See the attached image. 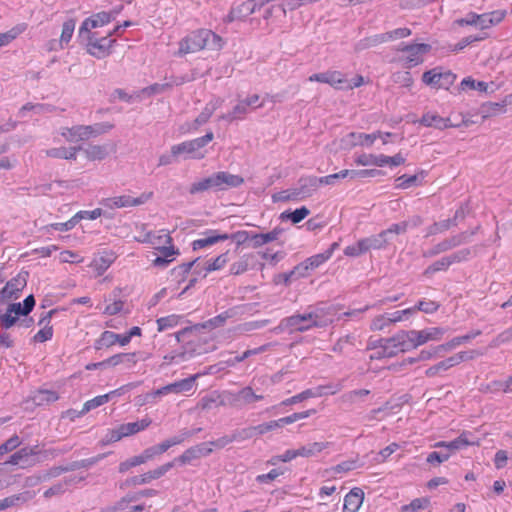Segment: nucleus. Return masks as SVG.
<instances>
[{"instance_id":"864d4df0","label":"nucleus","mask_w":512,"mask_h":512,"mask_svg":"<svg viewBox=\"0 0 512 512\" xmlns=\"http://www.w3.org/2000/svg\"><path fill=\"white\" fill-rule=\"evenodd\" d=\"M450 266V261L448 260V257L445 256L429 265L424 270L423 275L426 277H430L436 272L447 270Z\"/></svg>"},{"instance_id":"69168bd1","label":"nucleus","mask_w":512,"mask_h":512,"mask_svg":"<svg viewBox=\"0 0 512 512\" xmlns=\"http://www.w3.org/2000/svg\"><path fill=\"white\" fill-rule=\"evenodd\" d=\"M347 83L348 80L345 78L343 73L340 71H329V85L337 89H342Z\"/></svg>"},{"instance_id":"2f4dec72","label":"nucleus","mask_w":512,"mask_h":512,"mask_svg":"<svg viewBox=\"0 0 512 512\" xmlns=\"http://www.w3.org/2000/svg\"><path fill=\"white\" fill-rule=\"evenodd\" d=\"M369 394L370 390L368 389L352 390L342 394L340 400L344 405L351 407L352 405L363 401V399Z\"/></svg>"},{"instance_id":"0e129e2a","label":"nucleus","mask_w":512,"mask_h":512,"mask_svg":"<svg viewBox=\"0 0 512 512\" xmlns=\"http://www.w3.org/2000/svg\"><path fill=\"white\" fill-rule=\"evenodd\" d=\"M484 354L481 350H470V351H462L455 355H453V359L456 363V365L460 364L464 361L473 360L476 357L482 356Z\"/></svg>"},{"instance_id":"dca6fc26","label":"nucleus","mask_w":512,"mask_h":512,"mask_svg":"<svg viewBox=\"0 0 512 512\" xmlns=\"http://www.w3.org/2000/svg\"><path fill=\"white\" fill-rule=\"evenodd\" d=\"M117 255L111 250H105L98 253L89 264V267L95 272L96 276L103 275L109 267L115 262Z\"/></svg>"},{"instance_id":"7ed1b4c3","label":"nucleus","mask_w":512,"mask_h":512,"mask_svg":"<svg viewBox=\"0 0 512 512\" xmlns=\"http://www.w3.org/2000/svg\"><path fill=\"white\" fill-rule=\"evenodd\" d=\"M213 138V133L207 132L202 137L171 146V154L174 158L202 159L206 155V145L210 143Z\"/></svg>"},{"instance_id":"79ce46f5","label":"nucleus","mask_w":512,"mask_h":512,"mask_svg":"<svg viewBox=\"0 0 512 512\" xmlns=\"http://www.w3.org/2000/svg\"><path fill=\"white\" fill-rule=\"evenodd\" d=\"M329 446L328 442H314L306 446H302L298 451V455L301 457H311L326 449Z\"/></svg>"},{"instance_id":"e433bc0d","label":"nucleus","mask_w":512,"mask_h":512,"mask_svg":"<svg viewBox=\"0 0 512 512\" xmlns=\"http://www.w3.org/2000/svg\"><path fill=\"white\" fill-rule=\"evenodd\" d=\"M467 243V235L465 233H458L456 235H453L449 238L443 239L440 244V249H442V252H447L453 248H456L460 245Z\"/></svg>"},{"instance_id":"b1692460","label":"nucleus","mask_w":512,"mask_h":512,"mask_svg":"<svg viewBox=\"0 0 512 512\" xmlns=\"http://www.w3.org/2000/svg\"><path fill=\"white\" fill-rule=\"evenodd\" d=\"M224 182V173L219 172L218 174L202 179L196 183H193L190 187V193L196 194L209 190L213 187L219 186Z\"/></svg>"},{"instance_id":"4d7b16f0","label":"nucleus","mask_w":512,"mask_h":512,"mask_svg":"<svg viewBox=\"0 0 512 512\" xmlns=\"http://www.w3.org/2000/svg\"><path fill=\"white\" fill-rule=\"evenodd\" d=\"M462 90L472 89L480 92H486L488 84L484 81H475L471 77L464 78L460 84Z\"/></svg>"},{"instance_id":"49530a36","label":"nucleus","mask_w":512,"mask_h":512,"mask_svg":"<svg viewBox=\"0 0 512 512\" xmlns=\"http://www.w3.org/2000/svg\"><path fill=\"white\" fill-rule=\"evenodd\" d=\"M384 42H386L384 33L376 34V35H372V36H369V37H366V38L360 40L356 44L355 49L357 51H361V50L369 49L371 47H375Z\"/></svg>"},{"instance_id":"f8f14e48","label":"nucleus","mask_w":512,"mask_h":512,"mask_svg":"<svg viewBox=\"0 0 512 512\" xmlns=\"http://www.w3.org/2000/svg\"><path fill=\"white\" fill-rule=\"evenodd\" d=\"M316 318L318 316L314 313L297 314L283 319L280 326L294 328L297 331L303 332L313 326H319Z\"/></svg>"},{"instance_id":"4468645a","label":"nucleus","mask_w":512,"mask_h":512,"mask_svg":"<svg viewBox=\"0 0 512 512\" xmlns=\"http://www.w3.org/2000/svg\"><path fill=\"white\" fill-rule=\"evenodd\" d=\"M174 467V461L167 462L161 466H158L157 468L153 470H149L143 474L134 476L127 480V483L130 485H145L149 484L154 480H157L164 476L170 469Z\"/></svg>"},{"instance_id":"6ab92c4d","label":"nucleus","mask_w":512,"mask_h":512,"mask_svg":"<svg viewBox=\"0 0 512 512\" xmlns=\"http://www.w3.org/2000/svg\"><path fill=\"white\" fill-rule=\"evenodd\" d=\"M156 250L160 252V256H157L152 261V266L157 268H166L172 263L179 255V250L174 245L169 246H156Z\"/></svg>"},{"instance_id":"f257e3e1","label":"nucleus","mask_w":512,"mask_h":512,"mask_svg":"<svg viewBox=\"0 0 512 512\" xmlns=\"http://www.w3.org/2000/svg\"><path fill=\"white\" fill-rule=\"evenodd\" d=\"M121 28L122 26H115L103 36H101L100 33L80 35L86 40L87 53L97 59L108 57L116 44V39L112 38V36L119 35Z\"/></svg>"},{"instance_id":"aec40b11","label":"nucleus","mask_w":512,"mask_h":512,"mask_svg":"<svg viewBox=\"0 0 512 512\" xmlns=\"http://www.w3.org/2000/svg\"><path fill=\"white\" fill-rule=\"evenodd\" d=\"M136 240L140 243L151 244L155 249L156 246L174 245L170 232L165 229L159 230L157 233L147 232L143 238H138Z\"/></svg>"},{"instance_id":"72a5a7b5","label":"nucleus","mask_w":512,"mask_h":512,"mask_svg":"<svg viewBox=\"0 0 512 512\" xmlns=\"http://www.w3.org/2000/svg\"><path fill=\"white\" fill-rule=\"evenodd\" d=\"M361 240H362L364 246L366 247L365 248L366 252L369 251L370 249H382V248L386 247L389 242L384 231H382L381 233H379L377 235H373L371 237L364 238Z\"/></svg>"},{"instance_id":"09e8293b","label":"nucleus","mask_w":512,"mask_h":512,"mask_svg":"<svg viewBox=\"0 0 512 512\" xmlns=\"http://www.w3.org/2000/svg\"><path fill=\"white\" fill-rule=\"evenodd\" d=\"M476 254L475 248H463L460 250H457L453 252L452 254L448 255V260L450 261V265L466 262L468 261L473 255Z\"/></svg>"},{"instance_id":"a211bd4d","label":"nucleus","mask_w":512,"mask_h":512,"mask_svg":"<svg viewBox=\"0 0 512 512\" xmlns=\"http://www.w3.org/2000/svg\"><path fill=\"white\" fill-rule=\"evenodd\" d=\"M385 343L394 350L395 356L399 352H406L412 349L411 339L408 331H400L392 337L385 338Z\"/></svg>"},{"instance_id":"4be33fe9","label":"nucleus","mask_w":512,"mask_h":512,"mask_svg":"<svg viewBox=\"0 0 512 512\" xmlns=\"http://www.w3.org/2000/svg\"><path fill=\"white\" fill-rule=\"evenodd\" d=\"M256 9V4L253 0H248L239 4L236 7H232L229 15L226 17V22H232L234 20H243L244 18L251 15Z\"/></svg>"},{"instance_id":"f03ea898","label":"nucleus","mask_w":512,"mask_h":512,"mask_svg":"<svg viewBox=\"0 0 512 512\" xmlns=\"http://www.w3.org/2000/svg\"><path fill=\"white\" fill-rule=\"evenodd\" d=\"M220 40L221 39L211 30L199 29L190 33L180 41L178 54L185 55L196 53L212 45H219Z\"/></svg>"},{"instance_id":"58836bf2","label":"nucleus","mask_w":512,"mask_h":512,"mask_svg":"<svg viewBox=\"0 0 512 512\" xmlns=\"http://www.w3.org/2000/svg\"><path fill=\"white\" fill-rule=\"evenodd\" d=\"M199 377V374L192 375L188 378L182 379L180 381L169 384L171 393H182L188 392L192 390L194 387L196 379Z\"/></svg>"},{"instance_id":"ddd939ff","label":"nucleus","mask_w":512,"mask_h":512,"mask_svg":"<svg viewBox=\"0 0 512 512\" xmlns=\"http://www.w3.org/2000/svg\"><path fill=\"white\" fill-rule=\"evenodd\" d=\"M213 443H200L198 445H195L187 450H185L179 457L175 458L174 465L176 463H180L182 465L190 464L194 460H197L201 457H205L209 455L213 451Z\"/></svg>"},{"instance_id":"0eeeda50","label":"nucleus","mask_w":512,"mask_h":512,"mask_svg":"<svg viewBox=\"0 0 512 512\" xmlns=\"http://www.w3.org/2000/svg\"><path fill=\"white\" fill-rule=\"evenodd\" d=\"M319 177L306 176L301 177L297 186L286 190L284 193H288L286 198H292V200H302L312 196L317 189L320 187Z\"/></svg>"},{"instance_id":"393cba45","label":"nucleus","mask_w":512,"mask_h":512,"mask_svg":"<svg viewBox=\"0 0 512 512\" xmlns=\"http://www.w3.org/2000/svg\"><path fill=\"white\" fill-rule=\"evenodd\" d=\"M364 500V492L361 488H353L344 499L343 512H357Z\"/></svg>"},{"instance_id":"774afa93","label":"nucleus","mask_w":512,"mask_h":512,"mask_svg":"<svg viewBox=\"0 0 512 512\" xmlns=\"http://www.w3.org/2000/svg\"><path fill=\"white\" fill-rule=\"evenodd\" d=\"M420 123L426 127H434L441 130L442 117L436 114H424Z\"/></svg>"},{"instance_id":"412c9836","label":"nucleus","mask_w":512,"mask_h":512,"mask_svg":"<svg viewBox=\"0 0 512 512\" xmlns=\"http://www.w3.org/2000/svg\"><path fill=\"white\" fill-rule=\"evenodd\" d=\"M56 312L52 309L46 312L39 320V325L43 327L33 336V341L36 343H43L53 337V326L51 325L52 315Z\"/></svg>"},{"instance_id":"4c0bfd02","label":"nucleus","mask_w":512,"mask_h":512,"mask_svg":"<svg viewBox=\"0 0 512 512\" xmlns=\"http://www.w3.org/2000/svg\"><path fill=\"white\" fill-rule=\"evenodd\" d=\"M59 399V395L57 392L48 389H40L38 390L32 400L37 405H45L49 403L56 402Z\"/></svg>"},{"instance_id":"c85d7f7f","label":"nucleus","mask_w":512,"mask_h":512,"mask_svg":"<svg viewBox=\"0 0 512 512\" xmlns=\"http://www.w3.org/2000/svg\"><path fill=\"white\" fill-rule=\"evenodd\" d=\"M84 154L89 161H102L108 154L107 145L90 144L84 149Z\"/></svg>"},{"instance_id":"2eb2a0df","label":"nucleus","mask_w":512,"mask_h":512,"mask_svg":"<svg viewBox=\"0 0 512 512\" xmlns=\"http://www.w3.org/2000/svg\"><path fill=\"white\" fill-rule=\"evenodd\" d=\"M148 198L149 196L144 194L137 198L131 197L130 195H120L103 199L101 204L109 209H119L141 205L146 202Z\"/></svg>"},{"instance_id":"de8ad7c7","label":"nucleus","mask_w":512,"mask_h":512,"mask_svg":"<svg viewBox=\"0 0 512 512\" xmlns=\"http://www.w3.org/2000/svg\"><path fill=\"white\" fill-rule=\"evenodd\" d=\"M505 111V104L497 102H485L480 107V113L483 119H487L498 113Z\"/></svg>"},{"instance_id":"5fc2aeb1","label":"nucleus","mask_w":512,"mask_h":512,"mask_svg":"<svg viewBox=\"0 0 512 512\" xmlns=\"http://www.w3.org/2000/svg\"><path fill=\"white\" fill-rule=\"evenodd\" d=\"M248 112H250L248 104H245L244 101H240L230 113L226 114V121L232 122L242 119Z\"/></svg>"},{"instance_id":"8fccbe9b","label":"nucleus","mask_w":512,"mask_h":512,"mask_svg":"<svg viewBox=\"0 0 512 512\" xmlns=\"http://www.w3.org/2000/svg\"><path fill=\"white\" fill-rule=\"evenodd\" d=\"M117 333L109 330L103 331L95 342L96 349L110 348L116 345Z\"/></svg>"},{"instance_id":"bb28decb","label":"nucleus","mask_w":512,"mask_h":512,"mask_svg":"<svg viewBox=\"0 0 512 512\" xmlns=\"http://www.w3.org/2000/svg\"><path fill=\"white\" fill-rule=\"evenodd\" d=\"M152 423V420L149 417H145L136 422L124 423L119 425L124 436L129 437L135 435L141 431L147 429Z\"/></svg>"},{"instance_id":"680f3d73","label":"nucleus","mask_w":512,"mask_h":512,"mask_svg":"<svg viewBox=\"0 0 512 512\" xmlns=\"http://www.w3.org/2000/svg\"><path fill=\"white\" fill-rule=\"evenodd\" d=\"M451 227H453V223L450 222L449 219L440 222H434L431 226L428 227L426 237L436 235L438 233H443L449 230Z\"/></svg>"},{"instance_id":"603ef678","label":"nucleus","mask_w":512,"mask_h":512,"mask_svg":"<svg viewBox=\"0 0 512 512\" xmlns=\"http://www.w3.org/2000/svg\"><path fill=\"white\" fill-rule=\"evenodd\" d=\"M309 213H310V210L307 207L302 206L301 208H298V209L294 210L293 212L285 211V212L281 213L280 218L282 220L290 219L292 221V223L297 224V223L301 222L306 216H308Z\"/></svg>"},{"instance_id":"c756f323","label":"nucleus","mask_w":512,"mask_h":512,"mask_svg":"<svg viewBox=\"0 0 512 512\" xmlns=\"http://www.w3.org/2000/svg\"><path fill=\"white\" fill-rule=\"evenodd\" d=\"M223 322H224V318L222 317V315H218L215 318L210 319V320H208L206 322L195 324V325H193L191 327H187L185 329H182V330L177 332L176 336L179 339L181 336H183L188 331H199L201 329H209V330H211V329H214L216 327H220L223 324Z\"/></svg>"},{"instance_id":"052dcab7","label":"nucleus","mask_w":512,"mask_h":512,"mask_svg":"<svg viewBox=\"0 0 512 512\" xmlns=\"http://www.w3.org/2000/svg\"><path fill=\"white\" fill-rule=\"evenodd\" d=\"M322 393L321 392H318V393H315L313 392L311 389H307L291 398H288L286 400H284L281 404L284 405V406H289V405H292V404H296L298 402H301L305 399H308V398H311V397H315V396H321Z\"/></svg>"},{"instance_id":"ea45409f","label":"nucleus","mask_w":512,"mask_h":512,"mask_svg":"<svg viewBox=\"0 0 512 512\" xmlns=\"http://www.w3.org/2000/svg\"><path fill=\"white\" fill-rule=\"evenodd\" d=\"M76 21L74 19H68L63 23L62 32L60 35L59 45L60 48H65L72 39Z\"/></svg>"},{"instance_id":"20e7f679","label":"nucleus","mask_w":512,"mask_h":512,"mask_svg":"<svg viewBox=\"0 0 512 512\" xmlns=\"http://www.w3.org/2000/svg\"><path fill=\"white\" fill-rule=\"evenodd\" d=\"M113 128L110 123H98L95 125H76L72 127H64L61 129V136L67 142H79L88 140L91 137L101 135Z\"/></svg>"},{"instance_id":"a878e982","label":"nucleus","mask_w":512,"mask_h":512,"mask_svg":"<svg viewBox=\"0 0 512 512\" xmlns=\"http://www.w3.org/2000/svg\"><path fill=\"white\" fill-rule=\"evenodd\" d=\"M224 239V234L215 230H208L201 234V237L192 242L194 250H200L214 245Z\"/></svg>"},{"instance_id":"c9c22d12","label":"nucleus","mask_w":512,"mask_h":512,"mask_svg":"<svg viewBox=\"0 0 512 512\" xmlns=\"http://www.w3.org/2000/svg\"><path fill=\"white\" fill-rule=\"evenodd\" d=\"M183 320L181 315L171 314L165 317H160L156 320L157 331L163 332L178 326Z\"/></svg>"},{"instance_id":"37998d69","label":"nucleus","mask_w":512,"mask_h":512,"mask_svg":"<svg viewBox=\"0 0 512 512\" xmlns=\"http://www.w3.org/2000/svg\"><path fill=\"white\" fill-rule=\"evenodd\" d=\"M421 176L422 178H419L418 175H402V176H399L397 179H396V188L398 189H406V188H409V187H412V186H419L422 184V180H423V176H424V171H421Z\"/></svg>"},{"instance_id":"f704fd0d","label":"nucleus","mask_w":512,"mask_h":512,"mask_svg":"<svg viewBox=\"0 0 512 512\" xmlns=\"http://www.w3.org/2000/svg\"><path fill=\"white\" fill-rule=\"evenodd\" d=\"M27 29L26 23H20L9 31L0 33V47L7 46Z\"/></svg>"},{"instance_id":"a19ab883","label":"nucleus","mask_w":512,"mask_h":512,"mask_svg":"<svg viewBox=\"0 0 512 512\" xmlns=\"http://www.w3.org/2000/svg\"><path fill=\"white\" fill-rule=\"evenodd\" d=\"M282 229L275 228L268 233L255 234L251 237V241L253 242L254 247H260L266 243L272 242L278 238Z\"/></svg>"},{"instance_id":"9d476101","label":"nucleus","mask_w":512,"mask_h":512,"mask_svg":"<svg viewBox=\"0 0 512 512\" xmlns=\"http://www.w3.org/2000/svg\"><path fill=\"white\" fill-rule=\"evenodd\" d=\"M399 52L407 53L405 61L406 68H412L423 62V55L431 50V45L426 43L421 44H401L397 49Z\"/></svg>"},{"instance_id":"9b49d317","label":"nucleus","mask_w":512,"mask_h":512,"mask_svg":"<svg viewBox=\"0 0 512 512\" xmlns=\"http://www.w3.org/2000/svg\"><path fill=\"white\" fill-rule=\"evenodd\" d=\"M263 399L262 395H257L253 392L251 387H244L238 392H227L226 400L229 405L235 408H242L247 404Z\"/></svg>"},{"instance_id":"bf43d9fd","label":"nucleus","mask_w":512,"mask_h":512,"mask_svg":"<svg viewBox=\"0 0 512 512\" xmlns=\"http://www.w3.org/2000/svg\"><path fill=\"white\" fill-rule=\"evenodd\" d=\"M470 441L467 439L466 433L463 432L459 437L454 439L453 441H450L447 443V449L446 452H450V455L454 453L457 450L462 449L463 447H466L470 445Z\"/></svg>"},{"instance_id":"e2e57ef3","label":"nucleus","mask_w":512,"mask_h":512,"mask_svg":"<svg viewBox=\"0 0 512 512\" xmlns=\"http://www.w3.org/2000/svg\"><path fill=\"white\" fill-rule=\"evenodd\" d=\"M73 482H75V479H66L63 483H57L53 485L44 492V497L50 498L55 495L63 494L66 490V487Z\"/></svg>"},{"instance_id":"13d9d810","label":"nucleus","mask_w":512,"mask_h":512,"mask_svg":"<svg viewBox=\"0 0 512 512\" xmlns=\"http://www.w3.org/2000/svg\"><path fill=\"white\" fill-rule=\"evenodd\" d=\"M430 501L428 498H416L409 504L401 507V512H417L421 509H425L429 505Z\"/></svg>"},{"instance_id":"6e6d98bb","label":"nucleus","mask_w":512,"mask_h":512,"mask_svg":"<svg viewBox=\"0 0 512 512\" xmlns=\"http://www.w3.org/2000/svg\"><path fill=\"white\" fill-rule=\"evenodd\" d=\"M512 341V325L506 330L499 333L495 338L491 340L488 347L498 348L501 345L507 344Z\"/></svg>"},{"instance_id":"a18cd8bd","label":"nucleus","mask_w":512,"mask_h":512,"mask_svg":"<svg viewBox=\"0 0 512 512\" xmlns=\"http://www.w3.org/2000/svg\"><path fill=\"white\" fill-rule=\"evenodd\" d=\"M315 413H316L315 409H310V410L303 411V412L293 413L290 416H286V417H283V418H280V419L274 420V421H275L276 427L281 428L285 425H288V424L294 423L298 420L307 418L310 415L315 414Z\"/></svg>"},{"instance_id":"338daca9","label":"nucleus","mask_w":512,"mask_h":512,"mask_svg":"<svg viewBox=\"0 0 512 512\" xmlns=\"http://www.w3.org/2000/svg\"><path fill=\"white\" fill-rule=\"evenodd\" d=\"M392 78L395 83L407 88H410L414 82L411 73L408 71L396 72L393 74Z\"/></svg>"},{"instance_id":"6e6552de","label":"nucleus","mask_w":512,"mask_h":512,"mask_svg":"<svg viewBox=\"0 0 512 512\" xmlns=\"http://www.w3.org/2000/svg\"><path fill=\"white\" fill-rule=\"evenodd\" d=\"M28 276L27 271H20L15 277L10 279L0 290V301L17 299L27 285Z\"/></svg>"},{"instance_id":"3c124183","label":"nucleus","mask_w":512,"mask_h":512,"mask_svg":"<svg viewBox=\"0 0 512 512\" xmlns=\"http://www.w3.org/2000/svg\"><path fill=\"white\" fill-rule=\"evenodd\" d=\"M454 366H456V363H455L453 357L451 356V357L446 358L445 360H442L439 363L429 367L426 370L425 374L428 377H433V376L437 375L438 373H440L441 371H446Z\"/></svg>"},{"instance_id":"5701e85b","label":"nucleus","mask_w":512,"mask_h":512,"mask_svg":"<svg viewBox=\"0 0 512 512\" xmlns=\"http://www.w3.org/2000/svg\"><path fill=\"white\" fill-rule=\"evenodd\" d=\"M122 390H123V387L113 390V391H110L106 394L96 396L93 399L86 401L83 404V407H82L81 411H79L78 415L83 416L86 413H88L89 411H91L92 409H95L99 406L106 404L112 396L120 395Z\"/></svg>"},{"instance_id":"7c9ffc66","label":"nucleus","mask_w":512,"mask_h":512,"mask_svg":"<svg viewBox=\"0 0 512 512\" xmlns=\"http://www.w3.org/2000/svg\"><path fill=\"white\" fill-rule=\"evenodd\" d=\"M80 147H59L52 148L46 151V155L52 158L75 160Z\"/></svg>"},{"instance_id":"1a4fd4ad","label":"nucleus","mask_w":512,"mask_h":512,"mask_svg":"<svg viewBox=\"0 0 512 512\" xmlns=\"http://www.w3.org/2000/svg\"><path fill=\"white\" fill-rule=\"evenodd\" d=\"M405 158L401 153H397L394 156H386V155H373V154H361L359 155L355 162L358 165L368 166L374 165L378 167H383L385 165L390 166H399L405 163Z\"/></svg>"},{"instance_id":"39448f33","label":"nucleus","mask_w":512,"mask_h":512,"mask_svg":"<svg viewBox=\"0 0 512 512\" xmlns=\"http://www.w3.org/2000/svg\"><path fill=\"white\" fill-rule=\"evenodd\" d=\"M455 80L456 74L450 70H444L441 66L432 68L422 75V82L434 89L448 90Z\"/></svg>"},{"instance_id":"f3484780","label":"nucleus","mask_w":512,"mask_h":512,"mask_svg":"<svg viewBox=\"0 0 512 512\" xmlns=\"http://www.w3.org/2000/svg\"><path fill=\"white\" fill-rule=\"evenodd\" d=\"M409 337L411 339L412 349L425 344L429 340H439L444 331L441 328H430L427 330H409Z\"/></svg>"},{"instance_id":"473e14b6","label":"nucleus","mask_w":512,"mask_h":512,"mask_svg":"<svg viewBox=\"0 0 512 512\" xmlns=\"http://www.w3.org/2000/svg\"><path fill=\"white\" fill-rule=\"evenodd\" d=\"M211 117L210 112H202L196 119L191 122L182 124L179 128L183 133H193L200 129L202 125L207 123Z\"/></svg>"},{"instance_id":"cd10ccee","label":"nucleus","mask_w":512,"mask_h":512,"mask_svg":"<svg viewBox=\"0 0 512 512\" xmlns=\"http://www.w3.org/2000/svg\"><path fill=\"white\" fill-rule=\"evenodd\" d=\"M34 306V296L29 295L24 299L23 303L10 304L7 309L19 318L20 316L28 315L32 311Z\"/></svg>"},{"instance_id":"c03bdc74","label":"nucleus","mask_w":512,"mask_h":512,"mask_svg":"<svg viewBox=\"0 0 512 512\" xmlns=\"http://www.w3.org/2000/svg\"><path fill=\"white\" fill-rule=\"evenodd\" d=\"M31 498L29 492L12 495L0 500V511L6 510L10 507L16 506L19 503H24Z\"/></svg>"},{"instance_id":"423d86ee","label":"nucleus","mask_w":512,"mask_h":512,"mask_svg":"<svg viewBox=\"0 0 512 512\" xmlns=\"http://www.w3.org/2000/svg\"><path fill=\"white\" fill-rule=\"evenodd\" d=\"M117 13L115 11H101L92 14L86 18L80 28L79 35L99 33L98 29L110 24L115 20Z\"/></svg>"}]
</instances>
